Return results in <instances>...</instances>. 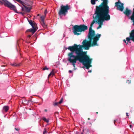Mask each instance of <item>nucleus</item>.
Returning a JSON list of instances; mask_svg holds the SVG:
<instances>
[{"label":"nucleus","mask_w":134,"mask_h":134,"mask_svg":"<svg viewBox=\"0 0 134 134\" xmlns=\"http://www.w3.org/2000/svg\"><path fill=\"white\" fill-rule=\"evenodd\" d=\"M91 3L92 4L94 5L95 4V0H91Z\"/></svg>","instance_id":"obj_24"},{"label":"nucleus","mask_w":134,"mask_h":134,"mask_svg":"<svg viewBox=\"0 0 134 134\" xmlns=\"http://www.w3.org/2000/svg\"><path fill=\"white\" fill-rule=\"evenodd\" d=\"M130 19L132 21L133 24H134V15H133V14H132V15L131 16Z\"/></svg>","instance_id":"obj_20"},{"label":"nucleus","mask_w":134,"mask_h":134,"mask_svg":"<svg viewBox=\"0 0 134 134\" xmlns=\"http://www.w3.org/2000/svg\"><path fill=\"white\" fill-rule=\"evenodd\" d=\"M109 19H110V16H109Z\"/></svg>","instance_id":"obj_51"},{"label":"nucleus","mask_w":134,"mask_h":134,"mask_svg":"<svg viewBox=\"0 0 134 134\" xmlns=\"http://www.w3.org/2000/svg\"><path fill=\"white\" fill-rule=\"evenodd\" d=\"M45 111H47V110L46 109H45Z\"/></svg>","instance_id":"obj_44"},{"label":"nucleus","mask_w":134,"mask_h":134,"mask_svg":"<svg viewBox=\"0 0 134 134\" xmlns=\"http://www.w3.org/2000/svg\"><path fill=\"white\" fill-rule=\"evenodd\" d=\"M117 121V120H114V124H115V125H116V122H116Z\"/></svg>","instance_id":"obj_39"},{"label":"nucleus","mask_w":134,"mask_h":134,"mask_svg":"<svg viewBox=\"0 0 134 134\" xmlns=\"http://www.w3.org/2000/svg\"><path fill=\"white\" fill-rule=\"evenodd\" d=\"M0 2L2 4H4V2L2 0H0Z\"/></svg>","instance_id":"obj_32"},{"label":"nucleus","mask_w":134,"mask_h":134,"mask_svg":"<svg viewBox=\"0 0 134 134\" xmlns=\"http://www.w3.org/2000/svg\"><path fill=\"white\" fill-rule=\"evenodd\" d=\"M63 97H62L61 98V99L59 101V102H58V103L59 104H61L63 102Z\"/></svg>","instance_id":"obj_25"},{"label":"nucleus","mask_w":134,"mask_h":134,"mask_svg":"<svg viewBox=\"0 0 134 134\" xmlns=\"http://www.w3.org/2000/svg\"><path fill=\"white\" fill-rule=\"evenodd\" d=\"M32 35V34H31L29 35L28 36V37H29V38H30L31 37Z\"/></svg>","instance_id":"obj_38"},{"label":"nucleus","mask_w":134,"mask_h":134,"mask_svg":"<svg viewBox=\"0 0 134 134\" xmlns=\"http://www.w3.org/2000/svg\"><path fill=\"white\" fill-rule=\"evenodd\" d=\"M40 22L41 24L44 28H46V27L47 25L45 24L44 21L41 22Z\"/></svg>","instance_id":"obj_19"},{"label":"nucleus","mask_w":134,"mask_h":134,"mask_svg":"<svg viewBox=\"0 0 134 134\" xmlns=\"http://www.w3.org/2000/svg\"><path fill=\"white\" fill-rule=\"evenodd\" d=\"M82 45L74 44L73 46H69L68 49L71 52L68 54V60L76 59V61L79 60L80 63H82L86 69H88L91 67V65L92 59L90 58L87 55L86 52L83 51V48L85 50H88L89 47H91L82 42Z\"/></svg>","instance_id":"obj_1"},{"label":"nucleus","mask_w":134,"mask_h":134,"mask_svg":"<svg viewBox=\"0 0 134 134\" xmlns=\"http://www.w3.org/2000/svg\"><path fill=\"white\" fill-rule=\"evenodd\" d=\"M25 4L22 5L25 8V12L26 13H29L30 12V10L32 9L31 7H28L25 5Z\"/></svg>","instance_id":"obj_10"},{"label":"nucleus","mask_w":134,"mask_h":134,"mask_svg":"<svg viewBox=\"0 0 134 134\" xmlns=\"http://www.w3.org/2000/svg\"><path fill=\"white\" fill-rule=\"evenodd\" d=\"M42 119L44 121L46 122L47 123H48L49 122L48 119H47L44 117H43L42 118Z\"/></svg>","instance_id":"obj_21"},{"label":"nucleus","mask_w":134,"mask_h":134,"mask_svg":"<svg viewBox=\"0 0 134 134\" xmlns=\"http://www.w3.org/2000/svg\"><path fill=\"white\" fill-rule=\"evenodd\" d=\"M94 15H93L94 20L90 25L87 36L89 40L88 41L85 40H83V43H85L91 47L98 46L97 42L99 40L101 36V34L98 33L95 35V31L92 29L93 25L96 22V20H95V17H94Z\"/></svg>","instance_id":"obj_4"},{"label":"nucleus","mask_w":134,"mask_h":134,"mask_svg":"<svg viewBox=\"0 0 134 134\" xmlns=\"http://www.w3.org/2000/svg\"><path fill=\"white\" fill-rule=\"evenodd\" d=\"M92 72V71L91 70L88 71V72Z\"/></svg>","instance_id":"obj_42"},{"label":"nucleus","mask_w":134,"mask_h":134,"mask_svg":"<svg viewBox=\"0 0 134 134\" xmlns=\"http://www.w3.org/2000/svg\"><path fill=\"white\" fill-rule=\"evenodd\" d=\"M4 2V5L9 8L10 9H12L14 10L15 12L21 14L23 15L25 13L21 12H18L16 9V7L14 5L12 4L9 2L7 0H2Z\"/></svg>","instance_id":"obj_5"},{"label":"nucleus","mask_w":134,"mask_h":134,"mask_svg":"<svg viewBox=\"0 0 134 134\" xmlns=\"http://www.w3.org/2000/svg\"><path fill=\"white\" fill-rule=\"evenodd\" d=\"M70 9V6L68 4L66 5L65 6L61 5L60 9L58 12L59 15H64V16H65L68 10Z\"/></svg>","instance_id":"obj_6"},{"label":"nucleus","mask_w":134,"mask_h":134,"mask_svg":"<svg viewBox=\"0 0 134 134\" xmlns=\"http://www.w3.org/2000/svg\"><path fill=\"white\" fill-rule=\"evenodd\" d=\"M126 115L127 116H129V115H128V113H126Z\"/></svg>","instance_id":"obj_41"},{"label":"nucleus","mask_w":134,"mask_h":134,"mask_svg":"<svg viewBox=\"0 0 134 134\" xmlns=\"http://www.w3.org/2000/svg\"><path fill=\"white\" fill-rule=\"evenodd\" d=\"M33 102L32 100V99H31L30 100H29L27 102V103H26V104H27L30 102Z\"/></svg>","instance_id":"obj_30"},{"label":"nucleus","mask_w":134,"mask_h":134,"mask_svg":"<svg viewBox=\"0 0 134 134\" xmlns=\"http://www.w3.org/2000/svg\"><path fill=\"white\" fill-rule=\"evenodd\" d=\"M22 8V11H24L25 12V8L24 7H21Z\"/></svg>","instance_id":"obj_34"},{"label":"nucleus","mask_w":134,"mask_h":134,"mask_svg":"<svg viewBox=\"0 0 134 134\" xmlns=\"http://www.w3.org/2000/svg\"><path fill=\"white\" fill-rule=\"evenodd\" d=\"M47 129L46 128H44V131L43 132V134H45L47 133Z\"/></svg>","instance_id":"obj_29"},{"label":"nucleus","mask_w":134,"mask_h":134,"mask_svg":"<svg viewBox=\"0 0 134 134\" xmlns=\"http://www.w3.org/2000/svg\"><path fill=\"white\" fill-rule=\"evenodd\" d=\"M95 1H98V0H95Z\"/></svg>","instance_id":"obj_50"},{"label":"nucleus","mask_w":134,"mask_h":134,"mask_svg":"<svg viewBox=\"0 0 134 134\" xmlns=\"http://www.w3.org/2000/svg\"><path fill=\"white\" fill-rule=\"evenodd\" d=\"M69 73H71L72 72V71L71 70H69Z\"/></svg>","instance_id":"obj_40"},{"label":"nucleus","mask_w":134,"mask_h":134,"mask_svg":"<svg viewBox=\"0 0 134 134\" xmlns=\"http://www.w3.org/2000/svg\"><path fill=\"white\" fill-rule=\"evenodd\" d=\"M28 21L30 24L32 26V27H36L37 25L35 22H32L31 20H28Z\"/></svg>","instance_id":"obj_13"},{"label":"nucleus","mask_w":134,"mask_h":134,"mask_svg":"<svg viewBox=\"0 0 134 134\" xmlns=\"http://www.w3.org/2000/svg\"><path fill=\"white\" fill-rule=\"evenodd\" d=\"M123 41L124 42H125V43H126V44H128V42L127 43H126V41L125 40V39H124L123 40Z\"/></svg>","instance_id":"obj_37"},{"label":"nucleus","mask_w":134,"mask_h":134,"mask_svg":"<svg viewBox=\"0 0 134 134\" xmlns=\"http://www.w3.org/2000/svg\"><path fill=\"white\" fill-rule=\"evenodd\" d=\"M32 28V29L31 28L28 29L26 31L31 32L32 35H33L37 30V28L36 27H33Z\"/></svg>","instance_id":"obj_11"},{"label":"nucleus","mask_w":134,"mask_h":134,"mask_svg":"<svg viewBox=\"0 0 134 134\" xmlns=\"http://www.w3.org/2000/svg\"><path fill=\"white\" fill-rule=\"evenodd\" d=\"M81 134H83V133H82Z\"/></svg>","instance_id":"obj_52"},{"label":"nucleus","mask_w":134,"mask_h":134,"mask_svg":"<svg viewBox=\"0 0 134 134\" xmlns=\"http://www.w3.org/2000/svg\"><path fill=\"white\" fill-rule=\"evenodd\" d=\"M131 11L128 9V8H126L124 12V13L126 15L128 16L130 14Z\"/></svg>","instance_id":"obj_12"},{"label":"nucleus","mask_w":134,"mask_h":134,"mask_svg":"<svg viewBox=\"0 0 134 134\" xmlns=\"http://www.w3.org/2000/svg\"><path fill=\"white\" fill-rule=\"evenodd\" d=\"M27 102V100L25 99L24 100H22V103L23 104L24 103H25V104H26Z\"/></svg>","instance_id":"obj_26"},{"label":"nucleus","mask_w":134,"mask_h":134,"mask_svg":"<svg viewBox=\"0 0 134 134\" xmlns=\"http://www.w3.org/2000/svg\"><path fill=\"white\" fill-rule=\"evenodd\" d=\"M130 37L131 40L134 41V29L131 31V33L130 35Z\"/></svg>","instance_id":"obj_15"},{"label":"nucleus","mask_w":134,"mask_h":134,"mask_svg":"<svg viewBox=\"0 0 134 134\" xmlns=\"http://www.w3.org/2000/svg\"><path fill=\"white\" fill-rule=\"evenodd\" d=\"M9 108L8 106H4L3 108V111H4L5 112H7L9 109Z\"/></svg>","instance_id":"obj_16"},{"label":"nucleus","mask_w":134,"mask_h":134,"mask_svg":"<svg viewBox=\"0 0 134 134\" xmlns=\"http://www.w3.org/2000/svg\"><path fill=\"white\" fill-rule=\"evenodd\" d=\"M107 0H104L98 7H96L95 14L96 15L95 18L96 22L99 24L97 29L101 27L104 21L109 20V7L108 5Z\"/></svg>","instance_id":"obj_2"},{"label":"nucleus","mask_w":134,"mask_h":134,"mask_svg":"<svg viewBox=\"0 0 134 134\" xmlns=\"http://www.w3.org/2000/svg\"><path fill=\"white\" fill-rule=\"evenodd\" d=\"M80 26L81 32H84L88 29L87 26L84 24L80 25Z\"/></svg>","instance_id":"obj_9"},{"label":"nucleus","mask_w":134,"mask_h":134,"mask_svg":"<svg viewBox=\"0 0 134 134\" xmlns=\"http://www.w3.org/2000/svg\"><path fill=\"white\" fill-rule=\"evenodd\" d=\"M88 120H90V118H88Z\"/></svg>","instance_id":"obj_48"},{"label":"nucleus","mask_w":134,"mask_h":134,"mask_svg":"<svg viewBox=\"0 0 134 134\" xmlns=\"http://www.w3.org/2000/svg\"><path fill=\"white\" fill-rule=\"evenodd\" d=\"M131 81V80H127L126 81V83H128V84H129L130 83Z\"/></svg>","instance_id":"obj_33"},{"label":"nucleus","mask_w":134,"mask_h":134,"mask_svg":"<svg viewBox=\"0 0 134 134\" xmlns=\"http://www.w3.org/2000/svg\"><path fill=\"white\" fill-rule=\"evenodd\" d=\"M37 15H39V14H38Z\"/></svg>","instance_id":"obj_53"},{"label":"nucleus","mask_w":134,"mask_h":134,"mask_svg":"<svg viewBox=\"0 0 134 134\" xmlns=\"http://www.w3.org/2000/svg\"><path fill=\"white\" fill-rule=\"evenodd\" d=\"M126 40L127 41L129 42L130 40V38L129 37H127L126 38Z\"/></svg>","instance_id":"obj_31"},{"label":"nucleus","mask_w":134,"mask_h":134,"mask_svg":"<svg viewBox=\"0 0 134 134\" xmlns=\"http://www.w3.org/2000/svg\"><path fill=\"white\" fill-rule=\"evenodd\" d=\"M54 69H53L52 70V71H51V73L49 74L48 76V77H49L50 76H51L52 75V76L54 75Z\"/></svg>","instance_id":"obj_18"},{"label":"nucleus","mask_w":134,"mask_h":134,"mask_svg":"<svg viewBox=\"0 0 134 134\" xmlns=\"http://www.w3.org/2000/svg\"><path fill=\"white\" fill-rule=\"evenodd\" d=\"M58 104H59L58 102H55V103H53V105L54 106H56L58 105Z\"/></svg>","instance_id":"obj_28"},{"label":"nucleus","mask_w":134,"mask_h":134,"mask_svg":"<svg viewBox=\"0 0 134 134\" xmlns=\"http://www.w3.org/2000/svg\"><path fill=\"white\" fill-rule=\"evenodd\" d=\"M76 59L71 60V59H70L69 60V62L70 63H72V64L74 68L75 66V64L76 63Z\"/></svg>","instance_id":"obj_14"},{"label":"nucleus","mask_w":134,"mask_h":134,"mask_svg":"<svg viewBox=\"0 0 134 134\" xmlns=\"http://www.w3.org/2000/svg\"><path fill=\"white\" fill-rule=\"evenodd\" d=\"M11 65L13 66H19L21 65V63H20L19 64H17L14 63L13 64H11Z\"/></svg>","instance_id":"obj_17"},{"label":"nucleus","mask_w":134,"mask_h":134,"mask_svg":"<svg viewBox=\"0 0 134 134\" xmlns=\"http://www.w3.org/2000/svg\"><path fill=\"white\" fill-rule=\"evenodd\" d=\"M76 68H74V69H73V70H76Z\"/></svg>","instance_id":"obj_47"},{"label":"nucleus","mask_w":134,"mask_h":134,"mask_svg":"<svg viewBox=\"0 0 134 134\" xmlns=\"http://www.w3.org/2000/svg\"><path fill=\"white\" fill-rule=\"evenodd\" d=\"M5 65H2V66H4V67H5Z\"/></svg>","instance_id":"obj_45"},{"label":"nucleus","mask_w":134,"mask_h":134,"mask_svg":"<svg viewBox=\"0 0 134 134\" xmlns=\"http://www.w3.org/2000/svg\"><path fill=\"white\" fill-rule=\"evenodd\" d=\"M130 127L131 128L132 127V125H130Z\"/></svg>","instance_id":"obj_43"},{"label":"nucleus","mask_w":134,"mask_h":134,"mask_svg":"<svg viewBox=\"0 0 134 134\" xmlns=\"http://www.w3.org/2000/svg\"><path fill=\"white\" fill-rule=\"evenodd\" d=\"M16 1L17 2L20 3L22 5H23L24 4V2L21 1L20 0H16Z\"/></svg>","instance_id":"obj_23"},{"label":"nucleus","mask_w":134,"mask_h":134,"mask_svg":"<svg viewBox=\"0 0 134 134\" xmlns=\"http://www.w3.org/2000/svg\"><path fill=\"white\" fill-rule=\"evenodd\" d=\"M72 30L74 35H79L81 34L80 25H76L74 26Z\"/></svg>","instance_id":"obj_7"},{"label":"nucleus","mask_w":134,"mask_h":134,"mask_svg":"<svg viewBox=\"0 0 134 134\" xmlns=\"http://www.w3.org/2000/svg\"><path fill=\"white\" fill-rule=\"evenodd\" d=\"M25 98V97H22V98Z\"/></svg>","instance_id":"obj_46"},{"label":"nucleus","mask_w":134,"mask_h":134,"mask_svg":"<svg viewBox=\"0 0 134 134\" xmlns=\"http://www.w3.org/2000/svg\"><path fill=\"white\" fill-rule=\"evenodd\" d=\"M115 6L117 7V9L122 11L124 9V4L121 3L119 1L116 2L115 3Z\"/></svg>","instance_id":"obj_8"},{"label":"nucleus","mask_w":134,"mask_h":134,"mask_svg":"<svg viewBox=\"0 0 134 134\" xmlns=\"http://www.w3.org/2000/svg\"><path fill=\"white\" fill-rule=\"evenodd\" d=\"M15 129L17 131H19V130H20V129H19V128H15Z\"/></svg>","instance_id":"obj_36"},{"label":"nucleus","mask_w":134,"mask_h":134,"mask_svg":"<svg viewBox=\"0 0 134 134\" xmlns=\"http://www.w3.org/2000/svg\"><path fill=\"white\" fill-rule=\"evenodd\" d=\"M96 113L97 114H98V112H96Z\"/></svg>","instance_id":"obj_49"},{"label":"nucleus","mask_w":134,"mask_h":134,"mask_svg":"<svg viewBox=\"0 0 134 134\" xmlns=\"http://www.w3.org/2000/svg\"><path fill=\"white\" fill-rule=\"evenodd\" d=\"M94 15H93L94 20L90 25L87 36L89 40L88 41L85 40H83V43H85L91 47L98 46L97 42L99 40L101 36V34L98 33L95 35V31L92 29L93 25L96 22V20H95V17H94Z\"/></svg>","instance_id":"obj_3"},{"label":"nucleus","mask_w":134,"mask_h":134,"mask_svg":"<svg viewBox=\"0 0 134 134\" xmlns=\"http://www.w3.org/2000/svg\"><path fill=\"white\" fill-rule=\"evenodd\" d=\"M47 10L46 9L45 10V11L44 12V14H45V16H46V14H47Z\"/></svg>","instance_id":"obj_35"},{"label":"nucleus","mask_w":134,"mask_h":134,"mask_svg":"<svg viewBox=\"0 0 134 134\" xmlns=\"http://www.w3.org/2000/svg\"><path fill=\"white\" fill-rule=\"evenodd\" d=\"M45 16H41V22L44 21V19Z\"/></svg>","instance_id":"obj_22"},{"label":"nucleus","mask_w":134,"mask_h":134,"mask_svg":"<svg viewBox=\"0 0 134 134\" xmlns=\"http://www.w3.org/2000/svg\"><path fill=\"white\" fill-rule=\"evenodd\" d=\"M48 68H47L46 66L44 67V68H42V70H48Z\"/></svg>","instance_id":"obj_27"}]
</instances>
